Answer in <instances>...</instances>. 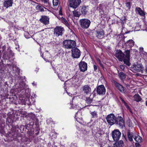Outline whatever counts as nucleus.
<instances>
[{
    "mask_svg": "<svg viewBox=\"0 0 147 147\" xmlns=\"http://www.w3.org/2000/svg\"><path fill=\"white\" fill-rule=\"evenodd\" d=\"M3 118H5L6 117V114H3Z\"/></svg>",
    "mask_w": 147,
    "mask_h": 147,
    "instance_id": "51",
    "label": "nucleus"
},
{
    "mask_svg": "<svg viewBox=\"0 0 147 147\" xmlns=\"http://www.w3.org/2000/svg\"><path fill=\"white\" fill-rule=\"evenodd\" d=\"M125 53L126 54L125 57L129 58L130 51L129 50H126L125 51Z\"/></svg>",
    "mask_w": 147,
    "mask_h": 147,
    "instance_id": "34",
    "label": "nucleus"
},
{
    "mask_svg": "<svg viewBox=\"0 0 147 147\" xmlns=\"http://www.w3.org/2000/svg\"><path fill=\"white\" fill-rule=\"evenodd\" d=\"M90 113L92 116V118L97 117L98 115L97 114V112L96 111H94L91 112Z\"/></svg>",
    "mask_w": 147,
    "mask_h": 147,
    "instance_id": "30",
    "label": "nucleus"
},
{
    "mask_svg": "<svg viewBox=\"0 0 147 147\" xmlns=\"http://www.w3.org/2000/svg\"><path fill=\"white\" fill-rule=\"evenodd\" d=\"M19 87L20 88L21 90H23L26 88V84L24 82H21L20 83Z\"/></svg>",
    "mask_w": 147,
    "mask_h": 147,
    "instance_id": "27",
    "label": "nucleus"
},
{
    "mask_svg": "<svg viewBox=\"0 0 147 147\" xmlns=\"http://www.w3.org/2000/svg\"><path fill=\"white\" fill-rule=\"evenodd\" d=\"M120 68L122 70H124L125 68L124 66L123 65H120Z\"/></svg>",
    "mask_w": 147,
    "mask_h": 147,
    "instance_id": "43",
    "label": "nucleus"
},
{
    "mask_svg": "<svg viewBox=\"0 0 147 147\" xmlns=\"http://www.w3.org/2000/svg\"><path fill=\"white\" fill-rule=\"evenodd\" d=\"M115 56L119 61H122L125 57V55L120 50H117L115 53Z\"/></svg>",
    "mask_w": 147,
    "mask_h": 147,
    "instance_id": "8",
    "label": "nucleus"
},
{
    "mask_svg": "<svg viewBox=\"0 0 147 147\" xmlns=\"http://www.w3.org/2000/svg\"><path fill=\"white\" fill-rule=\"evenodd\" d=\"M125 106H126L127 109H128V110H130V108H129V106L127 105V104L126 105H125Z\"/></svg>",
    "mask_w": 147,
    "mask_h": 147,
    "instance_id": "50",
    "label": "nucleus"
},
{
    "mask_svg": "<svg viewBox=\"0 0 147 147\" xmlns=\"http://www.w3.org/2000/svg\"><path fill=\"white\" fill-rule=\"evenodd\" d=\"M99 9V11L100 12V11H102L103 10V9L102 8V5L101 4L99 5L98 7Z\"/></svg>",
    "mask_w": 147,
    "mask_h": 147,
    "instance_id": "41",
    "label": "nucleus"
},
{
    "mask_svg": "<svg viewBox=\"0 0 147 147\" xmlns=\"http://www.w3.org/2000/svg\"><path fill=\"white\" fill-rule=\"evenodd\" d=\"M13 1V0H5L3 4V6L7 8L12 6Z\"/></svg>",
    "mask_w": 147,
    "mask_h": 147,
    "instance_id": "16",
    "label": "nucleus"
},
{
    "mask_svg": "<svg viewBox=\"0 0 147 147\" xmlns=\"http://www.w3.org/2000/svg\"><path fill=\"white\" fill-rule=\"evenodd\" d=\"M63 30V28L61 27H57L54 29V34L57 36L62 35Z\"/></svg>",
    "mask_w": 147,
    "mask_h": 147,
    "instance_id": "13",
    "label": "nucleus"
},
{
    "mask_svg": "<svg viewBox=\"0 0 147 147\" xmlns=\"http://www.w3.org/2000/svg\"><path fill=\"white\" fill-rule=\"evenodd\" d=\"M72 57L74 58H78L80 55V51L77 48H74L71 50Z\"/></svg>",
    "mask_w": 147,
    "mask_h": 147,
    "instance_id": "9",
    "label": "nucleus"
},
{
    "mask_svg": "<svg viewBox=\"0 0 147 147\" xmlns=\"http://www.w3.org/2000/svg\"><path fill=\"white\" fill-rule=\"evenodd\" d=\"M127 135L129 140L130 142H132L133 141V138L134 136L133 133L128 131L127 132Z\"/></svg>",
    "mask_w": 147,
    "mask_h": 147,
    "instance_id": "25",
    "label": "nucleus"
},
{
    "mask_svg": "<svg viewBox=\"0 0 147 147\" xmlns=\"http://www.w3.org/2000/svg\"><path fill=\"white\" fill-rule=\"evenodd\" d=\"M146 106H147V102H146Z\"/></svg>",
    "mask_w": 147,
    "mask_h": 147,
    "instance_id": "59",
    "label": "nucleus"
},
{
    "mask_svg": "<svg viewBox=\"0 0 147 147\" xmlns=\"http://www.w3.org/2000/svg\"><path fill=\"white\" fill-rule=\"evenodd\" d=\"M81 113L80 112H78L75 114V118L78 122H79L80 120L82 119V117L81 116H79V115H81Z\"/></svg>",
    "mask_w": 147,
    "mask_h": 147,
    "instance_id": "22",
    "label": "nucleus"
},
{
    "mask_svg": "<svg viewBox=\"0 0 147 147\" xmlns=\"http://www.w3.org/2000/svg\"><path fill=\"white\" fill-rule=\"evenodd\" d=\"M59 14H60V15H62V12L61 10H60L59 11Z\"/></svg>",
    "mask_w": 147,
    "mask_h": 147,
    "instance_id": "54",
    "label": "nucleus"
},
{
    "mask_svg": "<svg viewBox=\"0 0 147 147\" xmlns=\"http://www.w3.org/2000/svg\"><path fill=\"white\" fill-rule=\"evenodd\" d=\"M92 101V99L90 97H87L85 99V102L88 104H90Z\"/></svg>",
    "mask_w": 147,
    "mask_h": 147,
    "instance_id": "29",
    "label": "nucleus"
},
{
    "mask_svg": "<svg viewBox=\"0 0 147 147\" xmlns=\"http://www.w3.org/2000/svg\"><path fill=\"white\" fill-rule=\"evenodd\" d=\"M129 58H124L123 61L124 63L128 66H129L131 65V63L129 62Z\"/></svg>",
    "mask_w": 147,
    "mask_h": 147,
    "instance_id": "21",
    "label": "nucleus"
},
{
    "mask_svg": "<svg viewBox=\"0 0 147 147\" xmlns=\"http://www.w3.org/2000/svg\"><path fill=\"white\" fill-rule=\"evenodd\" d=\"M36 8L39 10L42 11H44V8L46 9V8L43 6H41L40 5H37L36 7Z\"/></svg>",
    "mask_w": 147,
    "mask_h": 147,
    "instance_id": "31",
    "label": "nucleus"
},
{
    "mask_svg": "<svg viewBox=\"0 0 147 147\" xmlns=\"http://www.w3.org/2000/svg\"><path fill=\"white\" fill-rule=\"evenodd\" d=\"M43 5L46 7H48L49 6V2H48V4H43Z\"/></svg>",
    "mask_w": 147,
    "mask_h": 147,
    "instance_id": "48",
    "label": "nucleus"
},
{
    "mask_svg": "<svg viewBox=\"0 0 147 147\" xmlns=\"http://www.w3.org/2000/svg\"><path fill=\"white\" fill-rule=\"evenodd\" d=\"M79 66L81 71L84 72L87 70V64L84 61H81L79 64Z\"/></svg>",
    "mask_w": 147,
    "mask_h": 147,
    "instance_id": "12",
    "label": "nucleus"
},
{
    "mask_svg": "<svg viewBox=\"0 0 147 147\" xmlns=\"http://www.w3.org/2000/svg\"><path fill=\"white\" fill-rule=\"evenodd\" d=\"M116 146L117 147H123L124 146L123 142L122 140H120L117 143H116Z\"/></svg>",
    "mask_w": 147,
    "mask_h": 147,
    "instance_id": "26",
    "label": "nucleus"
},
{
    "mask_svg": "<svg viewBox=\"0 0 147 147\" xmlns=\"http://www.w3.org/2000/svg\"><path fill=\"white\" fill-rule=\"evenodd\" d=\"M140 138V139H142V138L141 137H140V136H135L134 137V139L137 142H139V140L138 138Z\"/></svg>",
    "mask_w": 147,
    "mask_h": 147,
    "instance_id": "37",
    "label": "nucleus"
},
{
    "mask_svg": "<svg viewBox=\"0 0 147 147\" xmlns=\"http://www.w3.org/2000/svg\"><path fill=\"white\" fill-rule=\"evenodd\" d=\"M119 98H120V100H121V101L122 102L123 101V100H124L123 99L122 97H120Z\"/></svg>",
    "mask_w": 147,
    "mask_h": 147,
    "instance_id": "52",
    "label": "nucleus"
},
{
    "mask_svg": "<svg viewBox=\"0 0 147 147\" xmlns=\"http://www.w3.org/2000/svg\"><path fill=\"white\" fill-rule=\"evenodd\" d=\"M115 124L119 125L121 128L125 127V121L123 118L120 116L116 117Z\"/></svg>",
    "mask_w": 147,
    "mask_h": 147,
    "instance_id": "3",
    "label": "nucleus"
},
{
    "mask_svg": "<svg viewBox=\"0 0 147 147\" xmlns=\"http://www.w3.org/2000/svg\"><path fill=\"white\" fill-rule=\"evenodd\" d=\"M125 19L124 18V19H123V20H124Z\"/></svg>",
    "mask_w": 147,
    "mask_h": 147,
    "instance_id": "62",
    "label": "nucleus"
},
{
    "mask_svg": "<svg viewBox=\"0 0 147 147\" xmlns=\"http://www.w3.org/2000/svg\"><path fill=\"white\" fill-rule=\"evenodd\" d=\"M121 133L118 129H115L112 132V137L114 141H118L120 138Z\"/></svg>",
    "mask_w": 147,
    "mask_h": 147,
    "instance_id": "5",
    "label": "nucleus"
},
{
    "mask_svg": "<svg viewBox=\"0 0 147 147\" xmlns=\"http://www.w3.org/2000/svg\"><path fill=\"white\" fill-rule=\"evenodd\" d=\"M116 117H115L114 114H113L109 115L106 117L107 121L109 125H112L115 124Z\"/></svg>",
    "mask_w": 147,
    "mask_h": 147,
    "instance_id": "6",
    "label": "nucleus"
},
{
    "mask_svg": "<svg viewBox=\"0 0 147 147\" xmlns=\"http://www.w3.org/2000/svg\"><path fill=\"white\" fill-rule=\"evenodd\" d=\"M94 71H96L97 69V66H96V65H94Z\"/></svg>",
    "mask_w": 147,
    "mask_h": 147,
    "instance_id": "47",
    "label": "nucleus"
},
{
    "mask_svg": "<svg viewBox=\"0 0 147 147\" xmlns=\"http://www.w3.org/2000/svg\"><path fill=\"white\" fill-rule=\"evenodd\" d=\"M32 84L34 86L35 85V84H34V82H33V83H32Z\"/></svg>",
    "mask_w": 147,
    "mask_h": 147,
    "instance_id": "58",
    "label": "nucleus"
},
{
    "mask_svg": "<svg viewBox=\"0 0 147 147\" xmlns=\"http://www.w3.org/2000/svg\"><path fill=\"white\" fill-rule=\"evenodd\" d=\"M82 90L84 94L87 95L90 94L91 93V89L88 85H85L83 86Z\"/></svg>",
    "mask_w": 147,
    "mask_h": 147,
    "instance_id": "14",
    "label": "nucleus"
},
{
    "mask_svg": "<svg viewBox=\"0 0 147 147\" xmlns=\"http://www.w3.org/2000/svg\"><path fill=\"white\" fill-rule=\"evenodd\" d=\"M122 102L125 105L127 104V103L125 102L124 101V100H123V101Z\"/></svg>",
    "mask_w": 147,
    "mask_h": 147,
    "instance_id": "53",
    "label": "nucleus"
},
{
    "mask_svg": "<svg viewBox=\"0 0 147 147\" xmlns=\"http://www.w3.org/2000/svg\"><path fill=\"white\" fill-rule=\"evenodd\" d=\"M119 78L121 80H123L126 78V75L123 72H120L119 74Z\"/></svg>",
    "mask_w": 147,
    "mask_h": 147,
    "instance_id": "24",
    "label": "nucleus"
},
{
    "mask_svg": "<svg viewBox=\"0 0 147 147\" xmlns=\"http://www.w3.org/2000/svg\"><path fill=\"white\" fill-rule=\"evenodd\" d=\"M129 110V111L131 113H132V111L131 109H130V110Z\"/></svg>",
    "mask_w": 147,
    "mask_h": 147,
    "instance_id": "57",
    "label": "nucleus"
},
{
    "mask_svg": "<svg viewBox=\"0 0 147 147\" xmlns=\"http://www.w3.org/2000/svg\"><path fill=\"white\" fill-rule=\"evenodd\" d=\"M131 70L133 72L136 71L140 72L143 70V67L141 63L134 64L131 67Z\"/></svg>",
    "mask_w": 147,
    "mask_h": 147,
    "instance_id": "4",
    "label": "nucleus"
},
{
    "mask_svg": "<svg viewBox=\"0 0 147 147\" xmlns=\"http://www.w3.org/2000/svg\"><path fill=\"white\" fill-rule=\"evenodd\" d=\"M53 2L54 6H57L58 4V0H53Z\"/></svg>",
    "mask_w": 147,
    "mask_h": 147,
    "instance_id": "35",
    "label": "nucleus"
},
{
    "mask_svg": "<svg viewBox=\"0 0 147 147\" xmlns=\"http://www.w3.org/2000/svg\"><path fill=\"white\" fill-rule=\"evenodd\" d=\"M114 84L116 87L122 92H123L124 91V88L123 87L119 84L117 82L114 81Z\"/></svg>",
    "mask_w": 147,
    "mask_h": 147,
    "instance_id": "18",
    "label": "nucleus"
},
{
    "mask_svg": "<svg viewBox=\"0 0 147 147\" xmlns=\"http://www.w3.org/2000/svg\"><path fill=\"white\" fill-rule=\"evenodd\" d=\"M49 18L48 17L46 16H42L40 19V21L45 25H47L49 24Z\"/></svg>",
    "mask_w": 147,
    "mask_h": 147,
    "instance_id": "15",
    "label": "nucleus"
},
{
    "mask_svg": "<svg viewBox=\"0 0 147 147\" xmlns=\"http://www.w3.org/2000/svg\"><path fill=\"white\" fill-rule=\"evenodd\" d=\"M95 35L96 37L99 39L103 38L104 37L105 32L102 29L96 30Z\"/></svg>",
    "mask_w": 147,
    "mask_h": 147,
    "instance_id": "10",
    "label": "nucleus"
},
{
    "mask_svg": "<svg viewBox=\"0 0 147 147\" xmlns=\"http://www.w3.org/2000/svg\"><path fill=\"white\" fill-rule=\"evenodd\" d=\"M58 77H60V76H59V75H58Z\"/></svg>",
    "mask_w": 147,
    "mask_h": 147,
    "instance_id": "61",
    "label": "nucleus"
},
{
    "mask_svg": "<svg viewBox=\"0 0 147 147\" xmlns=\"http://www.w3.org/2000/svg\"><path fill=\"white\" fill-rule=\"evenodd\" d=\"M127 43L129 45V46L131 47L133 46L134 45V42L133 40H130L127 41Z\"/></svg>",
    "mask_w": 147,
    "mask_h": 147,
    "instance_id": "32",
    "label": "nucleus"
},
{
    "mask_svg": "<svg viewBox=\"0 0 147 147\" xmlns=\"http://www.w3.org/2000/svg\"><path fill=\"white\" fill-rule=\"evenodd\" d=\"M75 41L70 40H66L63 42V46L65 48L72 49L74 48L76 46Z\"/></svg>",
    "mask_w": 147,
    "mask_h": 147,
    "instance_id": "1",
    "label": "nucleus"
},
{
    "mask_svg": "<svg viewBox=\"0 0 147 147\" xmlns=\"http://www.w3.org/2000/svg\"><path fill=\"white\" fill-rule=\"evenodd\" d=\"M79 23L82 28L86 29L89 27L91 22L90 20L88 19L83 18L80 20Z\"/></svg>",
    "mask_w": 147,
    "mask_h": 147,
    "instance_id": "2",
    "label": "nucleus"
},
{
    "mask_svg": "<svg viewBox=\"0 0 147 147\" xmlns=\"http://www.w3.org/2000/svg\"><path fill=\"white\" fill-rule=\"evenodd\" d=\"M99 12L100 14V15L101 16H102V15L105 14V13H104V12L103 10L102 11H100V12Z\"/></svg>",
    "mask_w": 147,
    "mask_h": 147,
    "instance_id": "42",
    "label": "nucleus"
},
{
    "mask_svg": "<svg viewBox=\"0 0 147 147\" xmlns=\"http://www.w3.org/2000/svg\"><path fill=\"white\" fill-rule=\"evenodd\" d=\"M38 124V120L37 119H36L35 125H37Z\"/></svg>",
    "mask_w": 147,
    "mask_h": 147,
    "instance_id": "46",
    "label": "nucleus"
},
{
    "mask_svg": "<svg viewBox=\"0 0 147 147\" xmlns=\"http://www.w3.org/2000/svg\"><path fill=\"white\" fill-rule=\"evenodd\" d=\"M29 117L32 120H34L36 119L35 115L32 113H31L29 114Z\"/></svg>",
    "mask_w": 147,
    "mask_h": 147,
    "instance_id": "33",
    "label": "nucleus"
},
{
    "mask_svg": "<svg viewBox=\"0 0 147 147\" xmlns=\"http://www.w3.org/2000/svg\"><path fill=\"white\" fill-rule=\"evenodd\" d=\"M98 62H99V64H100V65L102 67H103V65L101 63V61L99 59H98Z\"/></svg>",
    "mask_w": 147,
    "mask_h": 147,
    "instance_id": "44",
    "label": "nucleus"
},
{
    "mask_svg": "<svg viewBox=\"0 0 147 147\" xmlns=\"http://www.w3.org/2000/svg\"><path fill=\"white\" fill-rule=\"evenodd\" d=\"M135 146L136 147H140V145L138 143H135Z\"/></svg>",
    "mask_w": 147,
    "mask_h": 147,
    "instance_id": "45",
    "label": "nucleus"
},
{
    "mask_svg": "<svg viewBox=\"0 0 147 147\" xmlns=\"http://www.w3.org/2000/svg\"><path fill=\"white\" fill-rule=\"evenodd\" d=\"M8 117L6 119L7 124L13 122L12 115L11 114H7Z\"/></svg>",
    "mask_w": 147,
    "mask_h": 147,
    "instance_id": "20",
    "label": "nucleus"
},
{
    "mask_svg": "<svg viewBox=\"0 0 147 147\" xmlns=\"http://www.w3.org/2000/svg\"><path fill=\"white\" fill-rule=\"evenodd\" d=\"M145 71L147 74V66L145 68Z\"/></svg>",
    "mask_w": 147,
    "mask_h": 147,
    "instance_id": "55",
    "label": "nucleus"
},
{
    "mask_svg": "<svg viewBox=\"0 0 147 147\" xmlns=\"http://www.w3.org/2000/svg\"><path fill=\"white\" fill-rule=\"evenodd\" d=\"M42 2L44 4H48L49 0H41Z\"/></svg>",
    "mask_w": 147,
    "mask_h": 147,
    "instance_id": "40",
    "label": "nucleus"
},
{
    "mask_svg": "<svg viewBox=\"0 0 147 147\" xmlns=\"http://www.w3.org/2000/svg\"><path fill=\"white\" fill-rule=\"evenodd\" d=\"M88 6H83L81 8V13L80 14H82L84 16L86 15L88 12Z\"/></svg>",
    "mask_w": 147,
    "mask_h": 147,
    "instance_id": "17",
    "label": "nucleus"
},
{
    "mask_svg": "<svg viewBox=\"0 0 147 147\" xmlns=\"http://www.w3.org/2000/svg\"><path fill=\"white\" fill-rule=\"evenodd\" d=\"M134 100L136 102H139L140 101L142 98L140 97V96L138 94H135L134 96Z\"/></svg>",
    "mask_w": 147,
    "mask_h": 147,
    "instance_id": "23",
    "label": "nucleus"
},
{
    "mask_svg": "<svg viewBox=\"0 0 147 147\" xmlns=\"http://www.w3.org/2000/svg\"><path fill=\"white\" fill-rule=\"evenodd\" d=\"M143 48L142 47H140L139 49V50L141 52H143Z\"/></svg>",
    "mask_w": 147,
    "mask_h": 147,
    "instance_id": "49",
    "label": "nucleus"
},
{
    "mask_svg": "<svg viewBox=\"0 0 147 147\" xmlns=\"http://www.w3.org/2000/svg\"><path fill=\"white\" fill-rule=\"evenodd\" d=\"M135 11L136 13L139 14L142 16H144L145 15L144 12L140 7H136L135 9Z\"/></svg>",
    "mask_w": 147,
    "mask_h": 147,
    "instance_id": "19",
    "label": "nucleus"
},
{
    "mask_svg": "<svg viewBox=\"0 0 147 147\" xmlns=\"http://www.w3.org/2000/svg\"><path fill=\"white\" fill-rule=\"evenodd\" d=\"M36 135H38V132L37 133H36Z\"/></svg>",
    "mask_w": 147,
    "mask_h": 147,
    "instance_id": "60",
    "label": "nucleus"
},
{
    "mask_svg": "<svg viewBox=\"0 0 147 147\" xmlns=\"http://www.w3.org/2000/svg\"><path fill=\"white\" fill-rule=\"evenodd\" d=\"M4 128L1 126H0V133L3 134L4 132Z\"/></svg>",
    "mask_w": 147,
    "mask_h": 147,
    "instance_id": "39",
    "label": "nucleus"
},
{
    "mask_svg": "<svg viewBox=\"0 0 147 147\" xmlns=\"http://www.w3.org/2000/svg\"><path fill=\"white\" fill-rule=\"evenodd\" d=\"M61 19L62 23L65 24L66 26L67 27L69 26V25L66 19L63 17H62Z\"/></svg>",
    "mask_w": 147,
    "mask_h": 147,
    "instance_id": "28",
    "label": "nucleus"
},
{
    "mask_svg": "<svg viewBox=\"0 0 147 147\" xmlns=\"http://www.w3.org/2000/svg\"><path fill=\"white\" fill-rule=\"evenodd\" d=\"M73 14L75 16L77 17H79L80 15V13L79 14L78 13V12L76 11L73 12Z\"/></svg>",
    "mask_w": 147,
    "mask_h": 147,
    "instance_id": "36",
    "label": "nucleus"
},
{
    "mask_svg": "<svg viewBox=\"0 0 147 147\" xmlns=\"http://www.w3.org/2000/svg\"><path fill=\"white\" fill-rule=\"evenodd\" d=\"M126 6L128 9H129L131 6V5L130 2H127L126 3Z\"/></svg>",
    "mask_w": 147,
    "mask_h": 147,
    "instance_id": "38",
    "label": "nucleus"
},
{
    "mask_svg": "<svg viewBox=\"0 0 147 147\" xmlns=\"http://www.w3.org/2000/svg\"><path fill=\"white\" fill-rule=\"evenodd\" d=\"M81 0H69V5L71 7L76 9L81 3Z\"/></svg>",
    "mask_w": 147,
    "mask_h": 147,
    "instance_id": "7",
    "label": "nucleus"
},
{
    "mask_svg": "<svg viewBox=\"0 0 147 147\" xmlns=\"http://www.w3.org/2000/svg\"><path fill=\"white\" fill-rule=\"evenodd\" d=\"M21 78L20 77H18V80H20L21 79Z\"/></svg>",
    "mask_w": 147,
    "mask_h": 147,
    "instance_id": "56",
    "label": "nucleus"
},
{
    "mask_svg": "<svg viewBox=\"0 0 147 147\" xmlns=\"http://www.w3.org/2000/svg\"><path fill=\"white\" fill-rule=\"evenodd\" d=\"M96 92L99 95L104 94L106 92V89L105 86L103 85H99L97 88Z\"/></svg>",
    "mask_w": 147,
    "mask_h": 147,
    "instance_id": "11",
    "label": "nucleus"
}]
</instances>
